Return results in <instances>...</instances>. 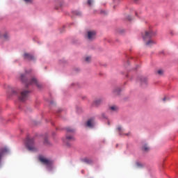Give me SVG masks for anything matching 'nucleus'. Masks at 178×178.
<instances>
[{
	"label": "nucleus",
	"mask_w": 178,
	"mask_h": 178,
	"mask_svg": "<svg viewBox=\"0 0 178 178\" xmlns=\"http://www.w3.org/2000/svg\"><path fill=\"white\" fill-rule=\"evenodd\" d=\"M85 60L86 62H91V57L90 56L86 57Z\"/></svg>",
	"instance_id": "412c9836"
},
{
	"label": "nucleus",
	"mask_w": 178,
	"mask_h": 178,
	"mask_svg": "<svg viewBox=\"0 0 178 178\" xmlns=\"http://www.w3.org/2000/svg\"><path fill=\"white\" fill-rule=\"evenodd\" d=\"M136 166H138V168H143V165L141 163L137 162Z\"/></svg>",
	"instance_id": "4be33fe9"
},
{
	"label": "nucleus",
	"mask_w": 178,
	"mask_h": 178,
	"mask_svg": "<svg viewBox=\"0 0 178 178\" xmlns=\"http://www.w3.org/2000/svg\"><path fill=\"white\" fill-rule=\"evenodd\" d=\"M74 15H76V16H81V12L80 11H74Z\"/></svg>",
	"instance_id": "6ab92c4d"
},
{
	"label": "nucleus",
	"mask_w": 178,
	"mask_h": 178,
	"mask_svg": "<svg viewBox=\"0 0 178 178\" xmlns=\"http://www.w3.org/2000/svg\"><path fill=\"white\" fill-rule=\"evenodd\" d=\"M83 162H85V163L90 165L91 163H92V160L91 159L85 158L83 159Z\"/></svg>",
	"instance_id": "a211bd4d"
},
{
	"label": "nucleus",
	"mask_w": 178,
	"mask_h": 178,
	"mask_svg": "<svg viewBox=\"0 0 178 178\" xmlns=\"http://www.w3.org/2000/svg\"><path fill=\"white\" fill-rule=\"evenodd\" d=\"M101 13H102L103 15H106V12H105L104 10H101Z\"/></svg>",
	"instance_id": "bb28decb"
},
{
	"label": "nucleus",
	"mask_w": 178,
	"mask_h": 178,
	"mask_svg": "<svg viewBox=\"0 0 178 178\" xmlns=\"http://www.w3.org/2000/svg\"><path fill=\"white\" fill-rule=\"evenodd\" d=\"M92 3V0H88V5H89L90 6H91V4Z\"/></svg>",
	"instance_id": "b1692460"
},
{
	"label": "nucleus",
	"mask_w": 178,
	"mask_h": 178,
	"mask_svg": "<svg viewBox=\"0 0 178 178\" xmlns=\"http://www.w3.org/2000/svg\"><path fill=\"white\" fill-rule=\"evenodd\" d=\"M23 58L25 60H34L35 58L31 54L24 53L23 55Z\"/></svg>",
	"instance_id": "1a4fd4ad"
},
{
	"label": "nucleus",
	"mask_w": 178,
	"mask_h": 178,
	"mask_svg": "<svg viewBox=\"0 0 178 178\" xmlns=\"http://www.w3.org/2000/svg\"><path fill=\"white\" fill-rule=\"evenodd\" d=\"M73 141H74V137L72 136H67L64 140V143L67 145V147H70V145H72V143H73Z\"/></svg>",
	"instance_id": "0eeeda50"
},
{
	"label": "nucleus",
	"mask_w": 178,
	"mask_h": 178,
	"mask_svg": "<svg viewBox=\"0 0 178 178\" xmlns=\"http://www.w3.org/2000/svg\"><path fill=\"white\" fill-rule=\"evenodd\" d=\"M39 161L45 166H52V163H54L52 160L45 158L44 156H39Z\"/></svg>",
	"instance_id": "20e7f679"
},
{
	"label": "nucleus",
	"mask_w": 178,
	"mask_h": 178,
	"mask_svg": "<svg viewBox=\"0 0 178 178\" xmlns=\"http://www.w3.org/2000/svg\"><path fill=\"white\" fill-rule=\"evenodd\" d=\"M44 144L45 145H49V140L47 138L44 139Z\"/></svg>",
	"instance_id": "5701e85b"
},
{
	"label": "nucleus",
	"mask_w": 178,
	"mask_h": 178,
	"mask_svg": "<svg viewBox=\"0 0 178 178\" xmlns=\"http://www.w3.org/2000/svg\"><path fill=\"white\" fill-rule=\"evenodd\" d=\"M139 83L142 87H145L147 86V83H148V79L145 76H140L138 78Z\"/></svg>",
	"instance_id": "6e6552de"
},
{
	"label": "nucleus",
	"mask_w": 178,
	"mask_h": 178,
	"mask_svg": "<svg viewBox=\"0 0 178 178\" xmlns=\"http://www.w3.org/2000/svg\"><path fill=\"white\" fill-rule=\"evenodd\" d=\"M157 73L159 74V76H162V74H163V70H159Z\"/></svg>",
	"instance_id": "aec40b11"
},
{
	"label": "nucleus",
	"mask_w": 178,
	"mask_h": 178,
	"mask_svg": "<svg viewBox=\"0 0 178 178\" xmlns=\"http://www.w3.org/2000/svg\"><path fill=\"white\" fill-rule=\"evenodd\" d=\"M113 94L115 97L119 95V94H120V88H115L113 91Z\"/></svg>",
	"instance_id": "4468645a"
},
{
	"label": "nucleus",
	"mask_w": 178,
	"mask_h": 178,
	"mask_svg": "<svg viewBox=\"0 0 178 178\" xmlns=\"http://www.w3.org/2000/svg\"><path fill=\"white\" fill-rule=\"evenodd\" d=\"M97 35V32L95 31H89L87 33L86 38L89 41H92L95 40V36Z\"/></svg>",
	"instance_id": "423d86ee"
},
{
	"label": "nucleus",
	"mask_w": 178,
	"mask_h": 178,
	"mask_svg": "<svg viewBox=\"0 0 178 178\" xmlns=\"http://www.w3.org/2000/svg\"><path fill=\"white\" fill-rule=\"evenodd\" d=\"M0 38H3V40H9V33L4 32L3 33H0Z\"/></svg>",
	"instance_id": "f8f14e48"
},
{
	"label": "nucleus",
	"mask_w": 178,
	"mask_h": 178,
	"mask_svg": "<svg viewBox=\"0 0 178 178\" xmlns=\"http://www.w3.org/2000/svg\"><path fill=\"white\" fill-rule=\"evenodd\" d=\"M134 2H138V0H134Z\"/></svg>",
	"instance_id": "7c9ffc66"
},
{
	"label": "nucleus",
	"mask_w": 178,
	"mask_h": 178,
	"mask_svg": "<svg viewBox=\"0 0 178 178\" xmlns=\"http://www.w3.org/2000/svg\"><path fill=\"white\" fill-rule=\"evenodd\" d=\"M101 104H102V99H97L94 101L93 106H98V105H101Z\"/></svg>",
	"instance_id": "ddd939ff"
},
{
	"label": "nucleus",
	"mask_w": 178,
	"mask_h": 178,
	"mask_svg": "<svg viewBox=\"0 0 178 178\" xmlns=\"http://www.w3.org/2000/svg\"><path fill=\"white\" fill-rule=\"evenodd\" d=\"M110 109L112 112H118V111H119V107H118V106H110Z\"/></svg>",
	"instance_id": "dca6fc26"
},
{
	"label": "nucleus",
	"mask_w": 178,
	"mask_h": 178,
	"mask_svg": "<svg viewBox=\"0 0 178 178\" xmlns=\"http://www.w3.org/2000/svg\"><path fill=\"white\" fill-rule=\"evenodd\" d=\"M24 1L26 2V3H30L33 2V0H24Z\"/></svg>",
	"instance_id": "a878e982"
},
{
	"label": "nucleus",
	"mask_w": 178,
	"mask_h": 178,
	"mask_svg": "<svg viewBox=\"0 0 178 178\" xmlns=\"http://www.w3.org/2000/svg\"><path fill=\"white\" fill-rule=\"evenodd\" d=\"M95 124V118H90L86 123V126L88 127H90V129L94 127Z\"/></svg>",
	"instance_id": "9d476101"
},
{
	"label": "nucleus",
	"mask_w": 178,
	"mask_h": 178,
	"mask_svg": "<svg viewBox=\"0 0 178 178\" xmlns=\"http://www.w3.org/2000/svg\"><path fill=\"white\" fill-rule=\"evenodd\" d=\"M20 80L25 83L26 88H28L29 86L35 85L37 86L38 88H41V85H40V83H38V81H37L35 78H32L30 81H27V71H26L24 74H20Z\"/></svg>",
	"instance_id": "f257e3e1"
},
{
	"label": "nucleus",
	"mask_w": 178,
	"mask_h": 178,
	"mask_svg": "<svg viewBox=\"0 0 178 178\" xmlns=\"http://www.w3.org/2000/svg\"><path fill=\"white\" fill-rule=\"evenodd\" d=\"M166 99H167V98H166V97H164V98L163 99V101L165 102V101H166Z\"/></svg>",
	"instance_id": "c85d7f7f"
},
{
	"label": "nucleus",
	"mask_w": 178,
	"mask_h": 178,
	"mask_svg": "<svg viewBox=\"0 0 178 178\" xmlns=\"http://www.w3.org/2000/svg\"><path fill=\"white\" fill-rule=\"evenodd\" d=\"M170 34H171V35H175V32L173 31H171Z\"/></svg>",
	"instance_id": "cd10ccee"
},
{
	"label": "nucleus",
	"mask_w": 178,
	"mask_h": 178,
	"mask_svg": "<svg viewBox=\"0 0 178 178\" xmlns=\"http://www.w3.org/2000/svg\"><path fill=\"white\" fill-rule=\"evenodd\" d=\"M67 133H74L76 130L70 127L65 128Z\"/></svg>",
	"instance_id": "f3484780"
},
{
	"label": "nucleus",
	"mask_w": 178,
	"mask_h": 178,
	"mask_svg": "<svg viewBox=\"0 0 178 178\" xmlns=\"http://www.w3.org/2000/svg\"><path fill=\"white\" fill-rule=\"evenodd\" d=\"M26 145L29 151H32V152H37L38 149L35 146H34V139H30L27 138L26 141Z\"/></svg>",
	"instance_id": "7ed1b4c3"
},
{
	"label": "nucleus",
	"mask_w": 178,
	"mask_h": 178,
	"mask_svg": "<svg viewBox=\"0 0 178 178\" xmlns=\"http://www.w3.org/2000/svg\"><path fill=\"white\" fill-rule=\"evenodd\" d=\"M117 130L120 136H130V133L123 134V132L124 131V129H123V128H122V127L120 126L117 127Z\"/></svg>",
	"instance_id": "9b49d317"
},
{
	"label": "nucleus",
	"mask_w": 178,
	"mask_h": 178,
	"mask_svg": "<svg viewBox=\"0 0 178 178\" xmlns=\"http://www.w3.org/2000/svg\"><path fill=\"white\" fill-rule=\"evenodd\" d=\"M154 35H155V33L152 32V31L151 30L145 31L143 33H142L143 40L147 41L146 45L147 47H151V45H154V44H155V42L151 40V38L154 37Z\"/></svg>",
	"instance_id": "f03ea898"
},
{
	"label": "nucleus",
	"mask_w": 178,
	"mask_h": 178,
	"mask_svg": "<svg viewBox=\"0 0 178 178\" xmlns=\"http://www.w3.org/2000/svg\"><path fill=\"white\" fill-rule=\"evenodd\" d=\"M58 112H62V109H59Z\"/></svg>",
	"instance_id": "c756f323"
},
{
	"label": "nucleus",
	"mask_w": 178,
	"mask_h": 178,
	"mask_svg": "<svg viewBox=\"0 0 178 178\" xmlns=\"http://www.w3.org/2000/svg\"><path fill=\"white\" fill-rule=\"evenodd\" d=\"M127 20H129V22H130L131 20H132L131 17L129 16V15H128V16L127 17Z\"/></svg>",
	"instance_id": "393cba45"
},
{
	"label": "nucleus",
	"mask_w": 178,
	"mask_h": 178,
	"mask_svg": "<svg viewBox=\"0 0 178 178\" xmlns=\"http://www.w3.org/2000/svg\"><path fill=\"white\" fill-rule=\"evenodd\" d=\"M142 149L145 152H148V151H149V147L148 146V145L145 144L142 146Z\"/></svg>",
	"instance_id": "2eb2a0df"
},
{
	"label": "nucleus",
	"mask_w": 178,
	"mask_h": 178,
	"mask_svg": "<svg viewBox=\"0 0 178 178\" xmlns=\"http://www.w3.org/2000/svg\"><path fill=\"white\" fill-rule=\"evenodd\" d=\"M29 94H30V91L29 90H23L21 92L19 96V99L22 102H24V101H27L29 98Z\"/></svg>",
	"instance_id": "39448f33"
}]
</instances>
